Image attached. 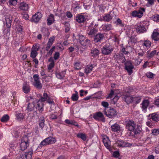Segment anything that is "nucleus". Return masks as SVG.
I'll return each instance as SVG.
<instances>
[{"mask_svg": "<svg viewBox=\"0 0 159 159\" xmlns=\"http://www.w3.org/2000/svg\"><path fill=\"white\" fill-rule=\"evenodd\" d=\"M148 117L149 120L146 122V124L147 125L151 128L153 126L152 121L157 122L159 121V115L155 113L149 114Z\"/></svg>", "mask_w": 159, "mask_h": 159, "instance_id": "f257e3e1", "label": "nucleus"}, {"mask_svg": "<svg viewBox=\"0 0 159 159\" xmlns=\"http://www.w3.org/2000/svg\"><path fill=\"white\" fill-rule=\"evenodd\" d=\"M55 38L54 36H52L50 37L48 40L45 48L46 51H48L47 53V55H51L55 48V46H53L49 50L54 42Z\"/></svg>", "mask_w": 159, "mask_h": 159, "instance_id": "f03ea898", "label": "nucleus"}, {"mask_svg": "<svg viewBox=\"0 0 159 159\" xmlns=\"http://www.w3.org/2000/svg\"><path fill=\"white\" fill-rule=\"evenodd\" d=\"M56 139L52 136H50L43 139L38 146V148H41L43 147L55 143Z\"/></svg>", "mask_w": 159, "mask_h": 159, "instance_id": "7ed1b4c3", "label": "nucleus"}, {"mask_svg": "<svg viewBox=\"0 0 159 159\" xmlns=\"http://www.w3.org/2000/svg\"><path fill=\"white\" fill-rule=\"evenodd\" d=\"M102 52L104 55H108L111 53L113 51L112 46L110 45H105L102 48Z\"/></svg>", "mask_w": 159, "mask_h": 159, "instance_id": "20e7f679", "label": "nucleus"}, {"mask_svg": "<svg viewBox=\"0 0 159 159\" xmlns=\"http://www.w3.org/2000/svg\"><path fill=\"white\" fill-rule=\"evenodd\" d=\"M144 8H141L138 11H134L132 12L131 15L134 17L141 18L143 16V12H145Z\"/></svg>", "mask_w": 159, "mask_h": 159, "instance_id": "39448f33", "label": "nucleus"}, {"mask_svg": "<svg viewBox=\"0 0 159 159\" xmlns=\"http://www.w3.org/2000/svg\"><path fill=\"white\" fill-rule=\"evenodd\" d=\"M116 144L118 146L122 147H129L131 144L129 143L125 142L124 140L119 139L115 140Z\"/></svg>", "mask_w": 159, "mask_h": 159, "instance_id": "423d86ee", "label": "nucleus"}, {"mask_svg": "<svg viewBox=\"0 0 159 159\" xmlns=\"http://www.w3.org/2000/svg\"><path fill=\"white\" fill-rule=\"evenodd\" d=\"M125 69L127 70L129 75H131L133 73V69L134 66L130 61H126L125 63Z\"/></svg>", "mask_w": 159, "mask_h": 159, "instance_id": "0eeeda50", "label": "nucleus"}, {"mask_svg": "<svg viewBox=\"0 0 159 159\" xmlns=\"http://www.w3.org/2000/svg\"><path fill=\"white\" fill-rule=\"evenodd\" d=\"M126 128L129 131H133L134 130L136 124L132 120H129L126 122Z\"/></svg>", "mask_w": 159, "mask_h": 159, "instance_id": "6e6552de", "label": "nucleus"}, {"mask_svg": "<svg viewBox=\"0 0 159 159\" xmlns=\"http://www.w3.org/2000/svg\"><path fill=\"white\" fill-rule=\"evenodd\" d=\"M102 142L105 147L107 149L110 151L111 149V141L107 135L102 136Z\"/></svg>", "mask_w": 159, "mask_h": 159, "instance_id": "1a4fd4ad", "label": "nucleus"}, {"mask_svg": "<svg viewBox=\"0 0 159 159\" xmlns=\"http://www.w3.org/2000/svg\"><path fill=\"white\" fill-rule=\"evenodd\" d=\"M93 117L98 121H101L104 122L105 121V118L103 114L100 112H97L94 114Z\"/></svg>", "mask_w": 159, "mask_h": 159, "instance_id": "9d476101", "label": "nucleus"}, {"mask_svg": "<svg viewBox=\"0 0 159 159\" xmlns=\"http://www.w3.org/2000/svg\"><path fill=\"white\" fill-rule=\"evenodd\" d=\"M24 139L21 140L20 144V148L22 151L25 150L29 146V143L28 141V138L26 136L23 137Z\"/></svg>", "mask_w": 159, "mask_h": 159, "instance_id": "9b49d317", "label": "nucleus"}, {"mask_svg": "<svg viewBox=\"0 0 159 159\" xmlns=\"http://www.w3.org/2000/svg\"><path fill=\"white\" fill-rule=\"evenodd\" d=\"M77 37L79 38V42L82 45L86 46L90 42L88 39H86L83 35H78Z\"/></svg>", "mask_w": 159, "mask_h": 159, "instance_id": "f8f14e48", "label": "nucleus"}, {"mask_svg": "<svg viewBox=\"0 0 159 159\" xmlns=\"http://www.w3.org/2000/svg\"><path fill=\"white\" fill-rule=\"evenodd\" d=\"M104 111L105 115L110 118L114 117L117 114V112L113 108L108 110L107 111H106V109H105Z\"/></svg>", "mask_w": 159, "mask_h": 159, "instance_id": "ddd939ff", "label": "nucleus"}, {"mask_svg": "<svg viewBox=\"0 0 159 159\" xmlns=\"http://www.w3.org/2000/svg\"><path fill=\"white\" fill-rule=\"evenodd\" d=\"M34 80V85L37 88L41 89L42 87L41 84L40 83L39 80V78L38 75L35 74L33 76Z\"/></svg>", "mask_w": 159, "mask_h": 159, "instance_id": "4468645a", "label": "nucleus"}, {"mask_svg": "<svg viewBox=\"0 0 159 159\" xmlns=\"http://www.w3.org/2000/svg\"><path fill=\"white\" fill-rule=\"evenodd\" d=\"M93 24V22H92L91 23L90 25L88 27L87 30V34L88 35L92 36H94L98 31L97 29L95 28H91V27L92 26Z\"/></svg>", "mask_w": 159, "mask_h": 159, "instance_id": "2eb2a0df", "label": "nucleus"}, {"mask_svg": "<svg viewBox=\"0 0 159 159\" xmlns=\"http://www.w3.org/2000/svg\"><path fill=\"white\" fill-rule=\"evenodd\" d=\"M97 64L94 63L93 64L91 63L87 66L84 69V71L86 74H88L90 73L93 69L97 66Z\"/></svg>", "mask_w": 159, "mask_h": 159, "instance_id": "dca6fc26", "label": "nucleus"}, {"mask_svg": "<svg viewBox=\"0 0 159 159\" xmlns=\"http://www.w3.org/2000/svg\"><path fill=\"white\" fill-rule=\"evenodd\" d=\"M36 108L40 112H42L43 110V103L39 99L37 102Z\"/></svg>", "mask_w": 159, "mask_h": 159, "instance_id": "f3484780", "label": "nucleus"}, {"mask_svg": "<svg viewBox=\"0 0 159 159\" xmlns=\"http://www.w3.org/2000/svg\"><path fill=\"white\" fill-rule=\"evenodd\" d=\"M149 103V100L147 99H145L141 103L142 108L143 112H146Z\"/></svg>", "mask_w": 159, "mask_h": 159, "instance_id": "a211bd4d", "label": "nucleus"}, {"mask_svg": "<svg viewBox=\"0 0 159 159\" xmlns=\"http://www.w3.org/2000/svg\"><path fill=\"white\" fill-rule=\"evenodd\" d=\"M135 28L137 32L139 34L144 33L146 31V29L143 25H138L136 26Z\"/></svg>", "mask_w": 159, "mask_h": 159, "instance_id": "6ab92c4d", "label": "nucleus"}, {"mask_svg": "<svg viewBox=\"0 0 159 159\" xmlns=\"http://www.w3.org/2000/svg\"><path fill=\"white\" fill-rule=\"evenodd\" d=\"M19 8L21 10L27 11L29 10V5L27 3L22 2L19 4Z\"/></svg>", "mask_w": 159, "mask_h": 159, "instance_id": "aec40b11", "label": "nucleus"}, {"mask_svg": "<svg viewBox=\"0 0 159 159\" xmlns=\"http://www.w3.org/2000/svg\"><path fill=\"white\" fill-rule=\"evenodd\" d=\"M86 20L85 17L82 15H78L75 17V20L76 21L80 23L84 22Z\"/></svg>", "mask_w": 159, "mask_h": 159, "instance_id": "412c9836", "label": "nucleus"}, {"mask_svg": "<svg viewBox=\"0 0 159 159\" xmlns=\"http://www.w3.org/2000/svg\"><path fill=\"white\" fill-rule=\"evenodd\" d=\"M42 17L41 13L38 12L32 16V20L34 22H37Z\"/></svg>", "mask_w": 159, "mask_h": 159, "instance_id": "4be33fe9", "label": "nucleus"}, {"mask_svg": "<svg viewBox=\"0 0 159 159\" xmlns=\"http://www.w3.org/2000/svg\"><path fill=\"white\" fill-rule=\"evenodd\" d=\"M104 35L103 34L99 33L94 37V41L95 43H98L102 39L104 38Z\"/></svg>", "mask_w": 159, "mask_h": 159, "instance_id": "5701e85b", "label": "nucleus"}, {"mask_svg": "<svg viewBox=\"0 0 159 159\" xmlns=\"http://www.w3.org/2000/svg\"><path fill=\"white\" fill-rule=\"evenodd\" d=\"M111 130L114 132H119L120 130V126L117 123L112 125L111 126Z\"/></svg>", "mask_w": 159, "mask_h": 159, "instance_id": "b1692460", "label": "nucleus"}, {"mask_svg": "<svg viewBox=\"0 0 159 159\" xmlns=\"http://www.w3.org/2000/svg\"><path fill=\"white\" fill-rule=\"evenodd\" d=\"M33 153V150L32 149L29 151L26 152L24 154L26 159H32Z\"/></svg>", "mask_w": 159, "mask_h": 159, "instance_id": "393cba45", "label": "nucleus"}, {"mask_svg": "<svg viewBox=\"0 0 159 159\" xmlns=\"http://www.w3.org/2000/svg\"><path fill=\"white\" fill-rule=\"evenodd\" d=\"M38 96L40 97L39 100L43 102L47 101L48 98L49 97L48 96V94L45 93H43V96H41V95L40 94H38Z\"/></svg>", "mask_w": 159, "mask_h": 159, "instance_id": "a878e982", "label": "nucleus"}, {"mask_svg": "<svg viewBox=\"0 0 159 159\" xmlns=\"http://www.w3.org/2000/svg\"><path fill=\"white\" fill-rule=\"evenodd\" d=\"M11 20L9 18L7 17L6 18V26L7 27V28H9L7 29V32L8 33H9L10 31L9 28L11 27Z\"/></svg>", "mask_w": 159, "mask_h": 159, "instance_id": "bb28decb", "label": "nucleus"}, {"mask_svg": "<svg viewBox=\"0 0 159 159\" xmlns=\"http://www.w3.org/2000/svg\"><path fill=\"white\" fill-rule=\"evenodd\" d=\"M23 89L24 93H27L30 91V87L28 84L25 83L23 84Z\"/></svg>", "mask_w": 159, "mask_h": 159, "instance_id": "cd10ccee", "label": "nucleus"}, {"mask_svg": "<svg viewBox=\"0 0 159 159\" xmlns=\"http://www.w3.org/2000/svg\"><path fill=\"white\" fill-rule=\"evenodd\" d=\"M124 99L125 101L128 104L129 103L133 102V97L126 95L125 96Z\"/></svg>", "mask_w": 159, "mask_h": 159, "instance_id": "c85d7f7f", "label": "nucleus"}, {"mask_svg": "<svg viewBox=\"0 0 159 159\" xmlns=\"http://www.w3.org/2000/svg\"><path fill=\"white\" fill-rule=\"evenodd\" d=\"M112 18V17L110 14H107L105 15L104 16L102 17V19H101L102 20H101V21H104L109 22Z\"/></svg>", "mask_w": 159, "mask_h": 159, "instance_id": "c756f323", "label": "nucleus"}, {"mask_svg": "<svg viewBox=\"0 0 159 159\" xmlns=\"http://www.w3.org/2000/svg\"><path fill=\"white\" fill-rule=\"evenodd\" d=\"M54 20V16L52 14H51L47 20V25H50L52 24Z\"/></svg>", "mask_w": 159, "mask_h": 159, "instance_id": "7c9ffc66", "label": "nucleus"}, {"mask_svg": "<svg viewBox=\"0 0 159 159\" xmlns=\"http://www.w3.org/2000/svg\"><path fill=\"white\" fill-rule=\"evenodd\" d=\"M152 37L155 41H158L159 40V33L157 32H153L152 34Z\"/></svg>", "mask_w": 159, "mask_h": 159, "instance_id": "2f4dec72", "label": "nucleus"}, {"mask_svg": "<svg viewBox=\"0 0 159 159\" xmlns=\"http://www.w3.org/2000/svg\"><path fill=\"white\" fill-rule=\"evenodd\" d=\"M65 122L67 124L75 125L77 127L79 126V125H78L77 123L74 120L66 119L65 120Z\"/></svg>", "mask_w": 159, "mask_h": 159, "instance_id": "473e14b6", "label": "nucleus"}, {"mask_svg": "<svg viewBox=\"0 0 159 159\" xmlns=\"http://www.w3.org/2000/svg\"><path fill=\"white\" fill-rule=\"evenodd\" d=\"M99 54V50L96 48L93 49L91 50V54L93 57L98 56Z\"/></svg>", "mask_w": 159, "mask_h": 159, "instance_id": "72a5a7b5", "label": "nucleus"}, {"mask_svg": "<svg viewBox=\"0 0 159 159\" xmlns=\"http://www.w3.org/2000/svg\"><path fill=\"white\" fill-rule=\"evenodd\" d=\"M25 115L23 113H18L16 115V119L19 121H21L25 117Z\"/></svg>", "mask_w": 159, "mask_h": 159, "instance_id": "f704fd0d", "label": "nucleus"}, {"mask_svg": "<svg viewBox=\"0 0 159 159\" xmlns=\"http://www.w3.org/2000/svg\"><path fill=\"white\" fill-rule=\"evenodd\" d=\"M38 49H36L34 47H33L32 49V50L30 54V57L32 58H35L37 56Z\"/></svg>", "mask_w": 159, "mask_h": 159, "instance_id": "c9c22d12", "label": "nucleus"}, {"mask_svg": "<svg viewBox=\"0 0 159 159\" xmlns=\"http://www.w3.org/2000/svg\"><path fill=\"white\" fill-rule=\"evenodd\" d=\"M39 126L43 129L44 126V118L43 116L40 117L39 119Z\"/></svg>", "mask_w": 159, "mask_h": 159, "instance_id": "e433bc0d", "label": "nucleus"}, {"mask_svg": "<svg viewBox=\"0 0 159 159\" xmlns=\"http://www.w3.org/2000/svg\"><path fill=\"white\" fill-rule=\"evenodd\" d=\"M151 43L149 40H145L143 43V46L145 49H148L150 48L151 46Z\"/></svg>", "mask_w": 159, "mask_h": 159, "instance_id": "4c0bfd02", "label": "nucleus"}, {"mask_svg": "<svg viewBox=\"0 0 159 159\" xmlns=\"http://www.w3.org/2000/svg\"><path fill=\"white\" fill-rule=\"evenodd\" d=\"M156 53V51L155 50H153L151 52L148 51L147 52V57L149 58H151Z\"/></svg>", "mask_w": 159, "mask_h": 159, "instance_id": "58836bf2", "label": "nucleus"}, {"mask_svg": "<svg viewBox=\"0 0 159 159\" xmlns=\"http://www.w3.org/2000/svg\"><path fill=\"white\" fill-rule=\"evenodd\" d=\"M103 29L104 30L109 31L111 29V25L110 24H105L102 25Z\"/></svg>", "mask_w": 159, "mask_h": 159, "instance_id": "ea45409f", "label": "nucleus"}, {"mask_svg": "<svg viewBox=\"0 0 159 159\" xmlns=\"http://www.w3.org/2000/svg\"><path fill=\"white\" fill-rule=\"evenodd\" d=\"M141 98L138 96H133V102L135 103L138 104L141 101Z\"/></svg>", "mask_w": 159, "mask_h": 159, "instance_id": "a19ab883", "label": "nucleus"}, {"mask_svg": "<svg viewBox=\"0 0 159 159\" xmlns=\"http://www.w3.org/2000/svg\"><path fill=\"white\" fill-rule=\"evenodd\" d=\"M35 107L34 104L33 103L32 104L28 103L27 107V110L29 111H31L34 109Z\"/></svg>", "mask_w": 159, "mask_h": 159, "instance_id": "79ce46f5", "label": "nucleus"}, {"mask_svg": "<svg viewBox=\"0 0 159 159\" xmlns=\"http://www.w3.org/2000/svg\"><path fill=\"white\" fill-rule=\"evenodd\" d=\"M9 118V117L7 114L3 115L1 119L2 122H5L7 121Z\"/></svg>", "mask_w": 159, "mask_h": 159, "instance_id": "37998d69", "label": "nucleus"}, {"mask_svg": "<svg viewBox=\"0 0 159 159\" xmlns=\"http://www.w3.org/2000/svg\"><path fill=\"white\" fill-rule=\"evenodd\" d=\"M77 137L81 139L84 141H85L87 139L85 134L83 133H79L77 134Z\"/></svg>", "mask_w": 159, "mask_h": 159, "instance_id": "c03bdc74", "label": "nucleus"}, {"mask_svg": "<svg viewBox=\"0 0 159 159\" xmlns=\"http://www.w3.org/2000/svg\"><path fill=\"white\" fill-rule=\"evenodd\" d=\"M65 72L64 71L57 73L56 75V77L59 79H63L65 77Z\"/></svg>", "mask_w": 159, "mask_h": 159, "instance_id": "a18cd8bd", "label": "nucleus"}, {"mask_svg": "<svg viewBox=\"0 0 159 159\" xmlns=\"http://www.w3.org/2000/svg\"><path fill=\"white\" fill-rule=\"evenodd\" d=\"M34 116L33 114L29 113L26 118V120L28 121H31L34 119Z\"/></svg>", "mask_w": 159, "mask_h": 159, "instance_id": "49530a36", "label": "nucleus"}, {"mask_svg": "<svg viewBox=\"0 0 159 159\" xmlns=\"http://www.w3.org/2000/svg\"><path fill=\"white\" fill-rule=\"evenodd\" d=\"M148 2L146 4V6L147 7H149L150 6L153 5L154 4L155 0H146Z\"/></svg>", "mask_w": 159, "mask_h": 159, "instance_id": "de8ad7c7", "label": "nucleus"}, {"mask_svg": "<svg viewBox=\"0 0 159 159\" xmlns=\"http://www.w3.org/2000/svg\"><path fill=\"white\" fill-rule=\"evenodd\" d=\"M73 94L71 96V98L72 101H77L78 99L79 96L78 94Z\"/></svg>", "mask_w": 159, "mask_h": 159, "instance_id": "09e8293b", "label": "nucleus"}, {"mask_svg": "<svg viewBox=\"0 0 159 159\" xmlns=\"http://www.w3.org/2000/svg\"><path fill=\"white\" fill-rule=\"evenodd\" d=\"M81 66L80 62H76L74 65V68L76 70H79L81 69Z\"/></svg>", "mask_w": 159, "mask_h": 159, "instance_id": "8fccbe9b", "label": "nucleus"}, {"mask_svg": "<svg viewBox=\"0 0 159 159\" xmlns=\"http://www.w3.org/2000/svg\"><path fill=\"white\" fill-rule=\"evenodd\" d=\"M65 31L66 32H69L70 29V27L68 22H66L65 23Z\"/></svg>", "mask_w": 159, "mask_h": 159, "instance_id": "3c124183", "label": "nucleus"}, {"mask_svg": "<svg viewBox=\"0 0 159 159\" xmlns=\"http://www.w3.org/2000/svg\"><path fill=\"white\" fill-rule=\"evenodd\" d=\"M119 99L118 97L117 96H115L114 98L111 99V103L112 104H115L117 102Z\"/></svg>", "mask_w": 159, "mask_h": 159, "instance_id": "603ef678", "label": "nucleus"}, {"mask_svg": "<svg viewBox=\"0 0 159 159\" xmlns=\"http://www.w3.org/2000/svg\"><path fill=\"white\" fill-rule=\"evenodd\" d=\"M152 19L154 21L159 22V15H155L153 16Z\"/></svg>", "mask_w": 159, "mask_h": 159, "instance_id": "864d4df0", "label": "nucleus"}, {"mask_svg": "<svg viewBox=\"0 0 159 159\" xmlns=\"http://www.w3.org/2000/svg\"><path fill=\"white\" fill-rule=\"evenodd\" d=\"M106 6L104 5L101 4L99 6V11L102 12H104L106 9Z\"/></svg>", "mask_w": 159, "mask_h": 159, "instance_id": "5fc2aeb1", "label": "nucleus"}, {"mask_svg": "<svg viewBox=\"0 0 159 159\" xmlns=\"http://www.w3.org/2000/svg\"><path fill=\"white\" fill-rule=\"evenodd\" d=\"M152 134L154 135H157L159 134V129H155L152 130Z\"/></svg>", "mask_w": 159, "mask_h": 159, "instance_id": "6e6d98bb", "label": "nucleus"}, {"mask_svg": "<svg viewBox=\"0 0 159 159\" xmlns=\"http://www.w3.org/2000/svg\"><path fill=\"white\" fill-rule=\"evenodd\" d=\"M18 0H9V4L10 5L15 6L17 3Z\"/></svg>", "mask_w": 159, "mask_h": 159, "instance_id": "4d7b16f0", "label": "nucleus"}, {"mask_svg": "<svg viewBox=\"0 0 159 159\" xmlns=\"http://www.w3.org/2000/svg\"><path fill=\"white\" fill-rule=\"evenodd\" d=\"M154 75L151 72H148L146 74L147 77L149 78H152L153 77Z\"/></svg>", "mask_w": 159, "mask_h": 159, "instance_id": "13d9d810", "label": "nucleus"}, {"mask_svg": "<svg viewBox=\"0 0 159 159\" xmlns=\"http://www.w3.org/2000/svg\"><path fill=\"white\" fill-rule=\"evenodd\" d=\"M102 105L105 108H108L109 104L108 103L106 102L103 101L101 103Z\"/></svg>", "mask_w": 159, "mask_h": 159, "instance_id": "bf43d9fd", "label": "nucleus"}, {"mask_svg": "<svg viewBox=\"0 0 159 159\" xmlns=\"http://www.w3.org/2000/svg\"><path fill=\"white\" fill-rule=\"evenodd\" d=\"M60 53L59 52H56L54 55V59L55 60H57L59 57Z\"/></svg>", "mask_w": 159, "mask_h": 159, "instance_id": "052dcab7", "label": "nucleus"}, {"mask_svg": "<svg viewBox=\"0 0 159 159\" xmlns=\"http://www.w3.org/2000/svg\"><path fill=\"white\" fill-rule=\"evenodd\" d=\"M47 101L49 104H54V102L52 99L50 98L49 97L47 100Z\"/></svg>", "mask_w": 159, "mask_h": 159, "instance_id": "680f3d73", "label": "nucleus"}, {"mask_svg": "<svg viewBox=\"0 0 159 159\" xmlns=\"http://www.w3.org/2000/svg\"><path fill=\"white\" fill-rule=\"evenodd\" d=\"M119 155V152L118 151H115L113 153V156L115 157H118Z\"/></svg>", "mask_w": 159, "mask_h": 159, "instance_id": "e2e57ef3", "label": "nucleus"}, {"mask_svg": "<svg viewBox=\"0 0 159 159\" xmlns=\"http://www.w3.org/2000/svg\"><path fill=\"white\" fill-rule=\"evenodd\" d=\"M117 24H119L121 26H123V24H122V21L119 18L117 19L116 21Z\"/></svg>", "mask_w": 159, "mask_h": 159, "instance_id": "0e129e2a", "label": "nucleus"}, {"mask_svg": "<svg viewBox=\"0 0 159 159\" xmlns=\"http://www.w3.org/2000/svg\"><path fill=\"white\" fill-rule=\"evenodd\" d=\"M54 66V63H50L48 67V69L49 70H51L52 68Z\"/></svg>", "mask_w": 159, "mask_h": 159, "instance_id": "69168bd1", "label": "nucleus"}, {"mask_svg": "<svg viewBox=\"0 0 159 159\" xmlns=\"http://www.w3.org/2000/svg\"><path fill=\"white\" fill-rule=\"evenodd\" d=\"M23 18L24 19L28 20L29 19V16H28V15L27 14H25L23 15Z\"/></svg>", "mask_w": 159, "mask_h": 159, "instance_id": "338daca9", "label": "nucleus"}, {"mask_svg": "<svg viewBox=\"0 0 159 159\" xmlns=\"http://www.w3.org/2000/svg\"><path fill=\"white\" fill-rule=\"evenodd\" d=\"M142 60L141 59H136L135 61V64L136 65H138L141 62Z\"/></svg>", "mask_w": 159, "mask_h": 159, "instance_id": "774afa93", "label": "nucleus"}]
</instances>
